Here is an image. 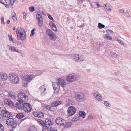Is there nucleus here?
Listing matches in <instances>:
<instances>
[{
	"label": "nucleus",
	"instance_id": "f257e3e1",
	"mask_svg": "<svg viewBox=\"0 0 131 131\" xmlns=\"http://www.w3.org/2000/svg\"><path fill=\"white\" fill-rule=\"evenodd\" d=\"M79 74L77 73H72L68 75L66 77V80L69 83H72L78 80Z\"/></svg>",
	"mask_w": 131,
	"mask_h": 131
},
{
	"label": "nucleus",
	"instance_id": "f03ea898",
	"mask_svg": "<svg viewBox=\"0 0 131 131\" xmlns=\"http://www.w3.org/2000/svg\"><path fill=\"white\" fill-rule=\"evenodd\" d=\"M16 32L18 40H25L26 39V34L24 29L18 28L16 29Z\"/></svg>",
	"mask_w": 131,
	"mask_h": 131
},
{
	"label": "nucleus",
	"instance_id": "7ed1b4c3",
	"mask_svg": "<svg viewBox=\"0 0 131 131\" xmlns=\"http://www.w3.org/2000/svg\"><path fill=\"white\" fill-rule=\"evenodd\" d=\"M75 98L78 102H81L85 98V94L83 91L78 92L75 94Z\"/></svg>",
	"mask_w": 131,
	"mask_h": 131
},
{
	"label": "nucleus",
	"instance_id": "20e7f679",
	"mask_svg": "<svg viewBox=\"0 0 131 131\" xmlns=\"http://www.w3.org/2000/svg\"><path fill=\"white\" fill-rule=\"evenodd\" d=\"M17 96L18 97L17 101L21 104L26 102L28 100V96L23 92L18 93L17 94Z\"/></svg>",
	"mask_w": 131,
	"mask_h": 131
},
{
	"label": "nucleus",
	"instance_id": "39448f33",
	"mask_svg": "<svg viewBox=\"0 0 131 131\" xmlns=\"http://www.w3.org/2000/svg\"><path fill=\"white\" fill-rule=\"evenodd\" d=\"M9 80L13 84L18 83L19 81V78L17 74L12 73L9 75Z\"/></svg>",
	"mask_w": 131,
	"mask_h": 131
},
{
	"label": "nucleus",
	"instance_id": "423d86ee",
	"mask_svg": "<svg viewBox=\"0 0 131 131\" xmlns=\"http://www.w3.org/2000/svg\"><path fill=\"white\" fill-rule=\"evenodd\" d=\"M46 33L51 40L54 41L56 40L57 38L56 34L51 30L49 29H47Z\"/></svg>",
	"mask_w": 131,
	"mask_h": 131
},
{
	"label": "nucleus",
	"instance_id": "0eeeda50",
	"mask_svg": "<svg viewBox=\"0 0 131 131\" xmlns=\"http://www.w3.org/2000/svg\"><path fill=\"white\" fill-rule=\"evenodd\" d=\"M22 108L23 110L26 112H31L32 109L31 105L27 103H25L23 104Z\"/></svg>",
	"mask_w": 131,
	"mask_h": 131
},
{
	"label": "nucleus",
	"instance_id": "6e6552de",
	"mask_svg": "<svg viewBox=\"0 0 131 131\" xmlns=\"http://www.w3.org/2000/svg\"><path fill=\"white\" fill-rule=\"evenodd\" d=\"M47 120V121H51V119H46L45 121V123L44 122L40 119H38L37 120V122L39 124H41V125L43 126L44 127L42 129V131H49L48 129L47 128V127H46V122H48L46 121Z\"/></svg>",
	"mask_w": 131,
	"mask_h": 131
},
{
	"label": "nucleus",
	"instance_id": "1a4fd4ad",
	"mask_svg": "<svg viewBox=\"0 0 131 131\" xmlns=\"http://www.w3.org/2000/svg\"><path fill=\"white\" fill-rule=\"evenodd\" d=\"M73 60L75 61H77L78 62L83 61L84 59V57L81 55L80 56H79L78 54H75L74 55L73 57Z\"/></svg>",
	"mask_w": 131,
	"mask_h": 131
},
{
	"label": "nucleus",
	"instance_id": "9d476101",
	"mask_svg": "<svg viewBox=\"0 0 131 131\" xmlns=\"http://www.w3.org/2000/svg\"><path fill=\"white\" fill-rule=\"evenodd\" d=\"M76 109L73 106H71L69 107L67 110L68 114L69 116H71L75 114Z\"/></svg>",
	"mask_w": 131,
	"mask_h": 131
},
{
	"label": "nucleus",
	"instance_id": "9b49d317",
	"mask_svg": "<svg viewBox=\"0 0 131 131\" xmlns=\"http://www.w3.org/2000/svg\"><path fill=\"white\" fill-rule=\"evenodd\" d=\"M57 124L61 126H63L66 123V121L62 118H57L55 120Z\"/></svg>",
	"mask_w": 131,
	"mask_h": 131
},
{
	"label": "nucleus",
	"instance_id": "f8f14e48",
	"mask_svg": "<svg viewBox=\"0 0 131 131\" xmlns=\"http://www.w3.org/2000/svg\"><path fill=\"white\" fill-rule=\"evenodd\" d=\"M46 121L48 122H46V126L47 128L48 129L49 131H57V129H56L53 128H52V123L51 121Z\"/></svg>",
	"mask_w": 131,
	"mask_h": 131
},
{
	"label": "nucleus",
	"instance_id": "ddd939ff",
	"mask_svg": "<svg viewBox=\"0 0 131 131\" xmlns=\"http://www.w3.org/2000/svg\"><path fill=\"white\" fill-rule=\"evenodd\" d=\"M37 15H36L37 21H38V26H41L43 24L42 18V15L39 12L37 13Z\"/></svg>",
	"mask_w": 131,
	"mask_h": 131
},
{
	"label": "nucleus",
	"instance_id": "4468645a",
	"mask_svg": "<svg viewBox=\"0 0 131 131\" xmlns=\"http://www.w3.org/2000/svg\"><path fill=\"white\" fill-rule=\"evenodd\" d=\"M36 77L35 75L33 74H29L24 76L23 78L25 79L28 82H30Z\"/></svg>",
	"mask_w": 131,
	"mask_h": 131
},
{
	"label": "nucleus",
	"instance_id": "2eb2a0df",
	"mask_svg": "<svg viewBox=\"0 0 131 131\" xmlns=\"http://www.w3.org/2000/svg\"><path fill=\"white\" fill-rule=\"evenodd\" d=\"M53 87V88L54 92L57 93L59 91L60 86L58 82H53L52 83Z\"/></svg>",
	"mask_w": 131,
	"mask_h": 131
},
{
	"label": "nucleus",
	"instance_id": "dca6fc26",
	"mask_svg": "<svg viewBox=\"0 0 131 131\" xmlns=\"http://www.w3.org/2000/svg\"><path fill=\"white\" fill-rule=\"evenodd\" d=\"M9 124L14 128H15L17 125L16 124L15 122L14 119L12 118H9Z\"/></svg>",
	"mask_w": 131,
	"mask_h": 131
},
{
	"label": "nucleus",
	"instance_id": "f3484780",
	"mask_svg": "<svg viewBox=\"0 0 131 131\" xmlns=\"http://www.w3.org/2000/svg\"><path fill=\"white\" fill-rule=\"evenodd\" d=\"M33 115L35 117L38 118H42L44 117V114L41 112H34L33 113Z\"/></svg>",
	"mask_w": 131,
	"mask_h": 131
},
{
	"label": "nucleus",
	"instance_id": "a211bd4d",
	"mask_svg": "<svg viewBox=\"0 0 131 131\" xmlns=\"http://www.w3.org/2000/svg\"><path fill=\"white\" fill-rule=\"evenodd\" d=\"M58 83L59 86L63 88L66 85V83L65 81L64 80L60 78H58Z\"/></svg>",
	"mask_w": 131,
	"mask_h": 131
},
{
	"label": "nucleus",
	"instance_id": "6ab92c4d",
	"mask_svg": "<svg viewBox=\"0 0 131 131\" xmlns=\"http://www.w3.org/2000/svg\"><path fill=\"white\" fill-rule=\"evenodd\" d=\"M9 49L11 51L13 52H17L18 53H20L21 52V51L20 49H17L16 47L13 46H10L9 47Z\"/></svg>",
	"mask_w": 131,
	"mask_h": 131
},
{
	"label": "nucleus",
	"instance_id": "aec40b11",
	"mask_svg": "<svg viewBox=\"0 0 131 131\" xmlns=\"http://www.w3.org/2000/svg\"><path fill=\"white\" fill-rule=\"evenodd\" d=\"M46 87L45 85H43L40 87L39 90L40 91L42 94H44L45 93V92L46 90Z\"/></svg>",
	"mask_w": 131,
	"mask_h": 131
},
{
	"label": "nucleus",
	"instance_id": "412c9836",
	"mask_svg": "<svg viewBox=\"0 0 131 131\" xmlns=\"http://www.w3.org/2000/svg\"><path fill=\"white\" fill-rule=\"evenodd\" d=\"M0 77L3 81L6 80L8 78L7 75L5 73H0Z\"/></svg>",
	"mask_w": 131,
	"mask_h": 131
},
{
	"label": "nucleus",
	"instance_id": "4be33fe9",
	"mask_svg": "<svg viewBox=\"0 0 131 131\" xmlns=\"http://www.w3.org/2000/svg\"><path fill=\"white\" fill-rule=\"evenodd\" d=\"M61 103L62 102L61 101H55L51 104V105L53 107L56 106L61 104Z\"/></svg>",
	"mask_w": 131,
	"mask_h": 131
},
{
	"label": "nucleus",
	"instance_id": "5701e85b",
	"mask_svg": "<svg viewBox=\"0 0 131 131\" xmlns=\"http://www.w3.org/2000/svg\"><path fill=\"white\" fill-rule=\"evenodd\" d=\"M2 113L3 117L5 118H8V112L6 110H3L2 111Z\"/></svg>",
	"mask_w": 131,
	"mask_h": 131
},
{
	"label": "nucleus",
	"instance_id": "b1692460",
	"mask_svg": "<svg viewBox=\"0 0 131 131\" xmlns=\"http://www.w3.org/2000/svg\"><path fill=\"white\" fill-rule=\"evenodd\" d=\"M10 98L12 99H15L16 98L15 94L12 92H9V98Z\"/></svg>",
	"mask_w": 131,
	"mask_h": 131
},
{
	"label": "nucleus",
	"instance_id": "393cba45",
	"mask_svg": "<svg viewBox=\"0 0 131 131\" xmlns=\"http://www.w3.org/2000/svg\"><path fill=\"white\" fill-rule=\"evenodd\" d=\"M29 83L23 78L22 82V85L24 87H27Z\"/></svg>",
	"mask_w": 131,
	"mask_h": 131
},
{
	"label": "nucleus",
	"instance_id": "a878e982",
	"mask_svg": "<svg viewBox=\"0 0 131 131\" xmlns=\"http://www.w3.org/2000/svg\"><path fill=\"white\" fill-rule=\"evenodd\" d=\"M9 106L12 107L14 108V107L15 105L13 101H12L10 99H9Z\"/></svg>",
	"mask_w": 131,
	"mask_h": 131
},
{
	"label": "nucleus",
	"instance_id": "bb28decb",
	"mask_svg": "<svg viewBox=\"0 0 131 131\" xmlns=\"http://www.w3.org/2000/svg\"><path fill=\"white\" fill-rule=\"evenodd\" d=\"M53 30L54 31H57V28L55 24L53 23H51L50 24Z\"/></svg>",
	"mask_w": 131,
	"mask_h": 131
},
{
	"label": "nucleus",
	"instance_id": "cd10ccee",
	"mask_svg": "<svg viewBox=\"0 0 131 131\" xmlns=\"http://www.w3.org/2000/svg\"><path fill=\"white\" fill-rule=\"evenodd\" d=\"M72 125V123H71L68 122H66V123L64 126L65 127L67 128L70 127Z\"/></svg>",
	"mask_w": 131,
	"mask_h": 131
},
{
	"label": "nucleus",
	"instance_id": "c85d7f7f",
	"mask_svg": "<svg viewBox=\"0 0 131 131\" xmlns=\"http://www.w3.org/2000/svg\"><path fill=\"white\" fill-rule=\"evenodd\" d=\"M79 114L81 117H82L83 118L85 117V112L83 111H81L79 112Z\"/></svg>",
	"mask_w": 131,
	"mask_h": 131
},
{
	"label": "nucleus",
	"instance_id": "c756f323",
	"mask_svg": "<svg viewBox=\"0 0 131 131\" xmlns=\"http://www.w3.org/2000/svg\"><path fill=\"white\" fill-rule=\"evenodd\" d=\"M12 18L14 21H15L17 20V18L16 16V14L15 12H12Z\"/></svg>",
	"mask_w": 131,
	"mask_h": 131
},
{
	"label": "nucleus",
	"instance_id": "7c9ffc66",
	"mask_svg": "<svg viewBox=\"0 0 131 131\" xmlns=\"http://www.w3.org/2000/svg\"><path fill=\"white\" fill-rule=\"evenodd\" d=\"M28 131H37V129L34 127L31 126L28 128Z\"/></svg>",
	"mask_w": 131,
	"mask_h": 131
},
{
	"label": "nucleus",
	"instance_id": "2f4dec72",
	"mask_svg": "<svg viewBox=\"0 0 131 131\" xmlns=\"http://www.w3.org/2000/svg\"><path fill=\"white\" fill-rule=\"evenodd\" d=\"M23 114L22 113H19L17 115L16 117L20 119L24 117Z\"/></svg>",
	"mask_w": 131,
	"mask_h": 131
},
{
	"label": "nucleus",
	"instance_id": "473e14b6",
	"mask_svg": "<svg viewBox=\"0 0 131 131\" xmlns=\"http://www.w3.org/2000/svg\"><path fill=\"white\" fill-rule=\"evenodd\" d=\"M9 40L10 41H12L13 43H15L16 42V40L12 38V36L9 35Z\"/></svg>",
	"mask_w": 131,
	"mask_h": 131
},
{
	"label": "nucleus",
	"instance_id": "72a5a7b5",
	"mask_svg": "<svg viewBox=\"0 0 131 131\" xmlns=\"http://www.w3.org/2000/svg\"><path fill=\"white\" fill-rule=\"evenodd\" d=\"M100 94L99 92L96 91H94L93 92V95L95 97L99 95Z\"/></svg>",
	"mask_w": 131,
	"mask_h": 131
},
{
	"label": "nucleus",
	"instance_id": "f704fd0d",
	"mask_svg": "<svg viewBox=\"0 0 131 131\" xmlns=\"http://www.w3.org/2000/svg\"><path fill=\"white\" fill-rule=\"evenodd\" d=\"M96 99L99 101H102L103 100V99L101 96V95L100 94L98 95H97L95 97Z\"/></svg>",
	"mask_w": 131,
	"mask_h": 131
},
{
	"label": "nucleus",
	"instance_id": "c9c22d12",
	"mask_svg": "<svg viewBox=\"0 0 131 131\" xmlns=\"http://www.w3.org/2000/svg\"><path fill=\"white\" fill-rule=\"evenodd\" d=\"M0 2L4 5L5 6L8 8L7 5V2H6V0H0Z\"/></svg>",
	"mask_w": 131,
	"mask_h": 131
},
{
	"label": "nucleus",
	"instance_id": "e433bc0d",
	"mask_svg": "<svg viewBox=\"0 0 131 131\" xmlns=\"http://www.w3.org/2000/svg\"><path fill=\"white\" fill-rule=\"evenodd\" d=\"M97 27L99 29H101L104 28L105 27V26L100 23H99Z\"/></svg>",
	"mask_w": 131,
	"mask_h": 131
},
{
	"label": "nucleus",
	"instance_id": "4c0bfd02",
	"mask_svg": "<svg viewBox=\"0 0 131 131\" xmlns=\"http://www.w3.org/2000/svg\"><path fill=\"white\" fill-rule=\"evenodd\" d=\"M16 107L17 108H18L19 109H21L22 108L20 104L18 103H17L16 104Z\"/></svg>",
	"mask_w": 131,
	"mask_h": 131
},
{
	"label": "nucleus",
	"instance_id": "58836bf2",
	"mask_svg": "<svg viewBox=\"0 0 131 131\" xmlns=\"http://www.w3.org/2000/svg\"><path fill=\"white\" fill-rule=\"evenodd\" d=\"M115 40L117 41L121 45L123 46L124 45L123 42L121 40L118 39L117 38H115Z\"/></svg>",
	"mask_w": 131,
	"mask_h": 131
},
{
	"label": "nucleus",
	"instance_id": "ea45409f",
	"mask_svg": "<svg viewBox=\"0 0 131 131\" xmlns=\"http://www.w3.org/2000/svg\"><path fill=\"white\" fill-rule=\"evenodd\" d=\"M53 107H54L52 106L51 104V105H48L46 106L47 109L50 111H52L53 109Z\"/></svg>",
	"mask_w": 131,
	"mask_h": 131
},
{
	"label": "nucleus",
	"instance_id": "a19ab883",
	"mask_svg": "<svg viewBox=\"0 0 131 131\" xmlns=\"http://www.w3.org/2000/svg\"><path fill=\"white\" fill-rule=\"evenodd\" d=\"M104 104L105 106L107 107H110V104L109 103V102L108 101H105L104 102Z\"/></svg>",
	"mask_w": 131,
	"mask_h": 131
},
{
	"label": "nucleus",
	"instance_id": "79ce46f5",
	"mask_svg": "<svg viewBox=\"0 0 131 131\" xmlns=\"http://www.w3.org/2000/svg\"><path fill=\"white\" fill-rule=\"evenodd\" d=\"M106 32L107 33L110 35L112 34H113L114 33V32H113L112 30H106Z\"/></svg>",
	"mask_w": 131,
	"mask_h": 131
},
{
	"label": "nucleus",
	"instance_id": "37998d69",
	"mask_svg": "<svg viewBox=\"0 0 131 131\" xmlns=\"http://www.w3.org/2000/svg\"><path fill=\"white\" fill-rule=\"evenodd\" d=\"M36 30L35 28H33L31 31V34H30V36H32L35 35V33L34 32V31Z\"/></svg>",
	"mask_w": 131,
	"mask_h": 131
},
{
	"label": "nucleus",
	"instance_id": "c03bdc74",
	"mask_svg": "<svg viewBox=\"0 0 131 131\" xmlns=\"http://www.w3.org/2000/svg\"><path fill=\"white\" fill-rule=\"evenodd\" d=\"M118 56H119V55L117 54H116L115 53H113L111 54V56L115 58H117Z\"/></svg>",
	"mask_w": 131,
	"mask_h": 131
},
{
	"label": "nucleus",
	"instance_id": "a18cd8bd",
	"mask_svg": "<svg viewBox=\"0 0 131 131\" xmlns=\"http://www.w3.org/2000/svg\"><path fill=\"white\" fill-rule=\"evenodd\" d=\"M105 6L106 8V10L107 11L111 10V8L109 6H107V5H105Z\"/></svg>",
	"mask_w": 131,
	"mask_h": 131
},
{
	"label": "nucleus",
	"instance_id": "49530a36",
	"mask_svg": "<svg viewBox=\"0 0 131 131\" xmlns=\"http://www.w3.org/2000/svg\"><path fill=\"white\" fill-rule=\"evenodd\" d=\"M29 10L31 12H32L35 11V8L34 6L30 7L29 8Z\"/></svg>",
	"mask_w": 131,
	"mask_h": 131
},
{
	"label": "nucleus",
	"instance_id": "de8ad7c7",
	"mask_svg": "<svg viewBox=\"0 0 131 131\" xmlns=\"http://www.w3.org/2000/svg\"><path fill=\"white\" fill-rule=\"evenodd\" d=\"M3 104L2 103H0V111H2L3 110H4L3 109L4 107H3Z\"/></svg>",
	"mask_w": 131,
	"mask_h": 131
},
{
	"label": "nucleus",
	"instance_id": "09e8293b",
	"mask_svg": "<svg viewBox=\"0 0 131 131\" xmlns=\"http://www.w3.org/2000/svg\"><path fill=\"white\" fill-rule=\"evenodd\" d=\"M0 131H4V127L2 124L0 123Z\"/></svg>",
	"mask_w": 131,
	"mask_h": 131
},
{
	"label": "nucleus",
	"instance_id": "8fccbe9b",
	"mask_svg": "<svg viewBox=\"0 0 131 131\" xmlns=\"http://www.w3.org/2000/svg\"><path fill=\"white\" fill-rule=\"evenodd\" d=\"M17 0H10V2L11 6L13 5L14 3Z\"/></svg>",
	"mask_w": 131,
	"mask_h": 131
},
{
	"label": "nucleus",
	"instance_id": "3c124183",
	"mask_svg": "<svg viewBox=\"0 0 131 131\" xmlns=\"http://www.w3.org/2000/svg\"><path fill=\"white\" fill-rule=\"evenodd\" d=\"M47 15L48 16V17L49 18V19L51 20L52 21H53L54 20V19H53V18L49 14H48Z\"/></svg>",
	"mask_w": 131,
	"mask_h": 131
},
{
	"label": "nucleus",
	"instance_id": "603ef678",
	"mask_svg": "<svg viewBox=\"0 0 131 131\" xmlns=\"http://www.w3.org/2000/svg\"><path fill=\"white\" fill-rule=\"evenodd\" d=\"M40 71H35V72L36 74V75H35L36 76V75H38L40 74Z\"/></svg>",
	"mask_w": 131,
	"mask_h": 131
},
{
	"label": "nucleus",
	"instance_id": "864d4df0",
	"mask_svg": "<svg viewBox=\"0 0 131 131\" xmlns=\"http://www.w3.org/2000/svg\"><path fill=\"white\" fill-rule=\"evenodd\" d=\"M93 116L92 115H89L88 117V118L90 119H93Z\"/></svg>",
	"mask_w": 131,
	"mask_h": 131
},
{
	"label": "nucleus",
	"instance_id": "5fc2aeb1",
	"mask_svg": "<svg viewBox=\"0 0 131 131\" xmlns=\"http://www.w3.org/2000/svg\"><path fill=\"white\" fill-rule=\"evenodd\" d=\"M23 19H25L26 18V16L27 15V14L25 12L23 13Z\"/></svg>",
	"mask_w": 131,
	"mask_h": 131
},
{
	"label": "nucleus",
	"instance_id": "6e6d98bb",
	"mask_svg": "<svg viewBox=\"0 0 131 131\" xmlns=\"http://www.w3.org/2000/svg\"><path fill=\"white\" fill-rule=\"evenodd\" d=\"M4 103L5 104L8 105V99H5V100Z\"/></svg>",
	"mask_w": 131,
	"mask_h": 131
},
{
	"label": "nucleus",
	"instance_id": "4d7b16f0",
	"mask_svg": "<svg viewBox=\"0 0 131 131\" xmlns=\"http://www.w3.org/2000/svg\"><path fill=\"white\" fill-rule=\"evenodd\" d=\"M96 3V2H92L91 3H90V5L91 6V7L92 8H93L94 7L93 5L95 4Z\"/></svg>",
	"mask_w": 131,
	"mask_h": 131
},
{
	"label": "nucleus",
	"instance_id": "13d9d810",
	"mask_svg": "<svg viewBox=\"0 0 131 131\" xmlns=\"http://www.w3.org/2000/svg\"><path fill=\"white\" fill-rule=\"evenodd\" d=\"M1 22L2 23V24H4V18L3 17H2L1 18Z\"/></svg>",
	"mask_w": 131,
	"mask_h": 131
},
{
	"label": "nucleus",
	"instance_id": "bf43d9fd",
	"mask_svg": "<svg viewBox=\"0 0 131 131\" xmlns=\"http://www.w3.org/2000/svg\"><path fill=\"white\" fill-rule=\"evenodd\" d=\"M118 11L119 12L122 14H124V10L122 9H119L118 10Z\"/></svg>",
	"mask_w": 131,
	"mask_h": 131
},
{
	"label": "nucleus",
	"instance_id": "052dcab7",
	"mask_svg": "<svg viewBox=\"0 0 131 131\" xmlns=\"http://www.w3.org/2000/svg\"><path fill=\"white\" fill-rule=\"evenodd\" d=\"M96 5L97 6V7H102V6L100 4L97 2H96Z\"/></svg>",
	"mask_w": 131,
	"mask_h": 131
},
{
	"label": "nucleus",
	"instance_id": "680f3d73",
	"mask_svg": "<svg viewBox=\"0 0 131 131\" xmlns=\"http://www.w3.org/2000/svg\"><path fill=\"white\" fill-rule=\"evenodd\" d=\"M106 39H108L110 40H112V38L108 35H107V37Z\"/></svg>",
	"mask_w": 131,
	"mask_h": 131
},
{
	"label": "nucleus",
	"instance_id": "e2e57ef3",
	"mask_svg": "<svg viewBox=\"0 0 131 131\" xmlns=\"http://www.w3.org/2000/svg\"><path fill=\"white\" fill-rule=\"evenodd\" d=\"M107 34L104 35L103 36V38L104 39H105L107 37Z\"/></svg>",
	"mask_w": 131,
	"mask_h": 131
},
{
	"label": "nucleus",
	"instance_id": "0e129e2a",
	"mask_svg": "<svg viewBox=\"0 0 131 131\" xmlns=\"http://www.w3.org/2000/svg\"><path fill=\"white\" fill-rule=\"evenodd\" d=\"M126 17L128 18H130V16L129 13H126Z\"/></svg>",
	"mask_w": 131,
	"mask_h": 131
},
{
	"label": "nucleus",
	"instance_id": "69168bd1",
	"mask_svg": "<svg viewBox=\"0 0 131 131\" xmlns=\"http://www.w3.org/2000/svg\"><path fill=\"white\" fill-rule=\"evenodd\" d=\"M8 119H7L6 121V124H7V125H8Z\"/></svg>",
	"mask_w": 131,
	"mask_h": 131
},
{
	"label": "nucleus",
	"instance_id": "338daca9",
	"mask_svg": "<svg viewBox=\"0 0 131 131\" xmlns=\"http://www.w3.org/2000/svg\"><path fill=\"white\" fill-rule=\"evenodd\" d=\"M68 102H70V103H71V102H72V100H68Z\"/></svg>",
	"mask_w": 131,
	"mask_h": 131
},
{
	"label": "nucleus",
	"instance_id": "774afa93",
	"mask_svg": "<svg viewBox=\"0 0 131 131\" xmlns=\"http://www.w3.org/2000/svg\"><path fill=\"white\" fill-rule=\"evenodd\" d=\"M79 27L80 28H82V27H83V25H81V26H79Z\"/></svg>",
	"mask_w": 131,
	"mask_h": 131
}]
</instances>
